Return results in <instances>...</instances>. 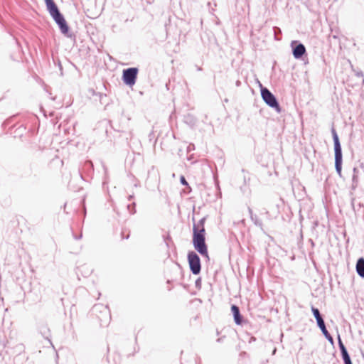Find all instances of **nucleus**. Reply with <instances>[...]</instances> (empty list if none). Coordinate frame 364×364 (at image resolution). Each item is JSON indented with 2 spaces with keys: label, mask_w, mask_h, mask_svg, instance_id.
I'll use <instances>...</instances> for the list:
<instances>
[{
  "label": "nucleus",
  "mask_w": 364,
  "mask_h": 364,
  "mask_svg": "<svg viewBox=\"0 0 364 364\" xmlns=\"http://www.w3.org/2000/svg\"><path fill=\"white\" fill-rule=\"evenodd\" d=\"M341 355H342V358L343 360L344 364H348V363H352V361L350 360V355H349L348 352L341 354Z\"/></svg>",
  "instance_id": "obj_14"
},
{
  "label": "nucleus",
  "mask_w": 364,
  "mask_h": 364,
  "mask_svg": "<svg viewBox=\"0 0 364 364\" xmlns=\"http://www.w3.org/2000/svg\"><path fill=\"white\" fill-rule=\"evenodd\" d=\"M318 326L319 327V328L321 329V331H322L323 334L324 335V336L326 337V338L331 343L333 344V337L330 335V333H328V331H327L326 328V325H325V323L324 321L317 324Z\"/></svg>",
  "instance_id": "obj_8"
},
{
  "label": "nucleus",
  "mask_w": 364,
  "mask_h": 364,
  "mask_svg": "<svg viewBox=\"0 0 364 364\" xmlns=\"http://www.w3.org/2000/svg\"><path fill=\"white\" fill-rule=\"evenodd\" d=\"M363 84L364 85V79L363 80Z\"/></svg>",
  "instance_id": "obj_26"
},
{
  "label": "nucleus",
  "mask_w": 364,
  "mask_h": 364,
  "mask_svg": "<svg viewBox=\"0 0 364 364\" xmlns=\"http://www.w3.org/2000/svg\"><path fill=\"white\" fill-rule=\"evenodd\" d=\"M306 53V48L302 43H299L293 48V55L295 58H301Z\"/></svg>",
  "instance_id": "obj_7"
},
{
  "label": "nucleus",
  "mask_w": 364,
  "mask_h": 364,
  "mask_svg": "<svg viewBox=\"0 0 364 364\" xmlns=\"http://www.w3.org/2000/svg\"><path fill=\"white\" fill-rule=\"evenodd\" d=\"M221 340H222V338H218V339L217 340V341H218V342H220V341H221Z\"/></svg>",
  "instance_id": "obj_22"
},
{
  "label": "nucleus",
  "mask_w": 364,
  "mask_h": 364,
  "mask_svg": "<svg viewBox=\"0 0 364 364\" xmlns=\"http://www.w3.org/2000/svg\"><path fill=\"white\" fill-rule=\"evenodd\" d=\"M200 284H201V280L200 279H198L196 281V287L197 288H200Z\"/></svg>",
  "instance_id": "obj_18"
},
{
  "label": "nucleus",
  "mask_w": 364,
  "mask_h": 364,
  "mask_svg": "<svg viewBox=\"0 0 364 364\" xmlns=\"http://www.w3.org/2000/svg\"><path fill=\"white\" fill-rule=\"evenodd\" d=\"M188 261L191 272L193 274H198L201 269L199 256L193 251L189 252L188 254Z\"/></svg>",
  "instance_id": "obj_5"
},
{
  "label": "nucleus",
  "mask_w": 364,
  "mask_h": 364,
  "mask_svg": "<svg viewBox=\"0 0 364 364\" xmlns=\"http://www.w3.org/2000/svg\"><path fill=\"white\" fill-rule=\"evenodd\" d=\"M356 272L360 277L364 278V259L362 257L357 261Z\"/></svg>",
  "instance_id": "obj_10"
},
{
  "label": "nucleus",
  "mask_w": 364,
  "mask_h": 364,
  "mask_svg": "<svg viewBox=\"0 0 364 364\" xmlns=\"http://www.w3.org/2000/svg\"><path fill=\"white\" fill-rule=\"evenodd\" d=\"M261 96L264 102L270 107L275 109L277 112H281V107L275 96L266 87L261 88Z\"/></svg>",
  "instance_id": "obj_4"
},
{
  "label": "nucleus",
  "mask_w": 364,
  "mask_h": 364,
  "mask_svg": "<svg viewBox=\"0 0 364 364\" xmlns=\"http://www.w3.org/2000/svg\"><path fill=\"white\" fill-rule=\"evenodd\" d=\"M231 310H232V314L234 316V320H235V323L237 324H240L242 322V317H241V315L240 313L239 308L235 305H232L231 306Z\"/></svg>",
  "instance_id": "obj_9"
},
{
  "label": "nucleus",
  "mask_w": 364,
  "mask_h": 364,
  "mask_svg": "<svg viewBox=\"0 0 364 364\" xmlns=\"http://www.w3.org/2000/svg\"><path fill=\"white\" fill-rule=\"evenodd\" d=\"M49 14L55 22L58 24L60 32L67 37H71L72 35L69 33V27L67 24V22L63 14L60 12L58 8L50 12Z\"/></svg>",
  "instance_id": "obj_3"
},
{
  "label": "nucleus",
  "mask_w": 364,
  "mask_h": 364,
  "mask_svg": "<svg viewBox=\"0 0 364 364\" xmlns=\"http://www.w3.org/2000/svg\"><path fill=\"white\" fill-rule=\"evenodd\" d=\"M138 69L129 68L123 70L122 79L124 82L129 86L135 84L137 77Z\"/></svg>",
  "instance_id": "obj_6"
},
{
  "label": "nucleus",
  "mask_w": 364,
  "mask_h": 364,
  "mask_svg": "<svg viewBox=\"0 0 364 364\" xmlns=\"http://www.w3.org/2000/svg\"><path fill=\"white\" fill-rule=\"evenodd\" d=\"M353 184H357L358 183V169L357 168H353Z\"/></svg>",
  "instance_id": "obj_15"
},
{
  "label": "nucleus",
  "mask_w": 364,
  "mask_h": 364,
  "mask_svg": "<svg viewBox=\"0 0 364 364\" xmlns=\"http://www.w3.org/2000/svg\"><path fill=\"white\" fill-rule=\"evenodd\" d=\"M45 2L46 4L47 10L49 13L58 9L57 5L53 0H45Z\"/></svg>",
  "instance_id": "obj_12"
},
{
  "label": "nucleus",
  "mask_w": 364,
  "mask_h": 364,
  "mask_svg": "<svg viewBox=\"0 0 364 364\" xmlns=\"http://www.w3.org/2000/svg\"><path fill=\"white\" fill-rule=\"evenodd\" d=\"M355 75L358 76V77H363V73L362 71H359V72L356 73Z\"/></svg>",
  "instance_id": "obj_19"
},
{
  "label": "nucleus",
  "mask_w": 364,
  "mask_h": 364,
  "mask_svg": "<svg viewBox=\"0 0 364 364\" xmlns=\"http://www.w3.org/2000/svg\"><path fill=\"white\" fill-rule=\"evenodd\" d=\"M311 311H312V313L316 320V322H317V324L324 321L321 314H320V311L318 309L312 306L311 307Z\"/></svg>",
  "instance_id": "obj_11"
},
{
  "label": "nucleus",
  "mask_w": 364,
  "mask_h": 364,
  "mask_svg": "<svg viewBox=\"0 0 364 364\" xmlns=\"http://www.w3.org/2000/svg\"><path fill=\"white\" fill-rule=\"evenodd\" d=\"M135 203H133L132 205H127V209L129 210V211L132 213V214H134L135 213L136 210H135Z\"/></svg>",
  "instance_id": "obj_16"
},
{
  "label": "nucleus",
  "mask_w": 364,
  "mask_h": 364,
  "mask_svg": "<svg viewBox=\"0 0 364 364\" xmlns=\"http://www.w3.org/2000/svg\"><path fill=\"white\" fill-rule=\"evenodd\" d=\"M249 212L250 214H252V210L250 208H249Z\"/></svg>",
  "instance_id": "obj_23"
},
{
  "label": "nucleus",
  "mask_w": 364,
  "mask_h": 364,
  "mask_svg": "<svg viewBox=\"0 0 364 364\" xmlns=\"http://www.w3.org/2000/svg\"><path fill=\"white\" fill-rule=\"evenodd\" d=\"M192 147H193V144H190V145L188 146V150H191V149H192Z\"/></svg>",
  "instance_id": "obj_20"
},
{
  "label": "nucleus",
  "mask_w": 364,
  "mask_h": 364,
  "mask_svg": "<svg viewBox=\"0 0 364 364\" xmlns=\"http://www.w3.org/2000/svg\"><path fill=\"white\" fill-rule=\"evenodd\" d=\"M204 220L201 219L198 225H194L193 228V244L196 251L202 256L208 258L207 245L205 238Z\"/></svg>",
  "instance_id": "obj_1"
},
{
  "label": "nucleus",
  "mask_w": 364,
  "mask_h": 364,
  "mask_svg": "<svg viewBox=\"0 0 364 364\" xmlns=\"http://www.w3.org/2000/svg\"><path fill=\"white\" fill-rule=\"evenodd\" d=\"M81 237H82V235H80L79 236V237H77V239H79V238H81Z\"/></svg>",
  "instance_id": "obj_24"
},
{
  "label": "nucleus",
  "mask_w": 364,
  "mask_h": 364,
  "mask_svg": "<svg viewBox=\"0 0 364 364\" xmlns=\"http://www.w3.org/2000/svg\"><path fill=\"white\" fill-rule=\"evenodd\" d=\"M132 198H133V196H129V198H128V199H129V200H130Z\"/></svg>",
  "instance_id": "obj_21"
},
{
  "label": "nucleus",
  "mask_w": 364,
  "mask_h": 364,
  "mask_svg": "<svg viewBox=\"0 0 364 364\" xmlns=\"http://www.w3.org/2000/svg\"><path fill=\"white\" fill-rule=\"evenodd\" d=\"M275 352H276V349H274V350H273V354H274V353H275Z\"/></svg>",
  "instance_id": "obj_25"
},
{
  "label": "nucleus",
  "mask_w": 364,
  "mask_h": 364,
  "mask_svg": "<svg viewBox=\"0 0 364 364\" xmlns=\"http://www.w3.org/2000/svg\"><path fill=\"white\" fill-rule=\"evenodd\" d=\"M180 181L183 185H188V183L184 176H181Z\"/></svg>",
  "instance_id": "obj_17"
},
{
  "label": "nucleus",
  "mask_w": 364,
  "mask_h": 364,
  "mask_svg": "<svg viewBox=\"0 0 364 364\" xmlns=\"http://www.w3.org/2000/svg\"><path fill=\"white\" fill-rule=\"evenodd\" d=\"M332 136L333 139L334 144V152H335V168L338 174L341 176V170H342V161H343V155H342V149L340 144V141L336 133V131L334 128L331 129Z\"/></svg>",
  "instance_id": "obj_2"
},
{
  "label": "nucleus",
  "mask_w": 364,
  "mask_h": 364,
  "mask_svg": "<svg viewBox=\"0 0 364 364\" xmlns=\"http://www.w3.org/2000/svg\"><path fill=\"white\" fill-rule=\"evenodd\" d=\"M338 346H339V348L341 350V353L343 354V353H347L348 351L346 350V348L345 347L344 344L343 343L339 335L338 336Z\"/></svg>",
  "instance_id": "obj_13"
}]
</instances>
